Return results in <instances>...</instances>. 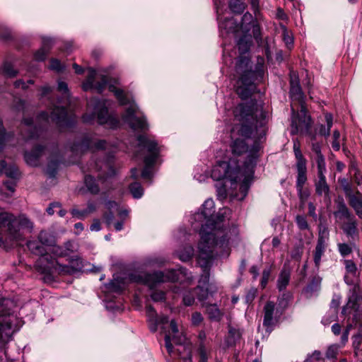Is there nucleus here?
<instances>
[{"mask_svg": "<svg viewBox=\"0 0 362 362\" xmlns=\"http://www.w3.org/2000/svg\"><path fill=\"white\" fill-rule=\"evenodd\" d=\"M297 168V180H296V188H303L304 184L307 181V167L304 168Z\"/></svg>", "mask_w": 362, "mask_h": 362, "instance_id": "obj_37", "label": "nucleus"}, {"mask_svg": "<svg viewBox=\"0 0 362 362\" xmlns=\"http://www.w3.org/2000/svg\"><path fill=\"white\" fill-rule=\"evenodd\" d=\"M293 151L296 159V168L306 167V159L304 158L300 151V145L297 140L293 141Z\"/></svg>", "mask_w": 362, "mask_h": 362, "instance_id": "obj_31", "label": "nucleus"}, {"mask_svg": "<svg viewBox=\"0 0 362 362\" xmlns=\"http://www.w3.org/2000/svg\"><path fill=\"white\" fill-rule=\"evenodd\" d=\"M349 204L354 208L356 214L362 218V195L358 192L357 195L349 197Z\"/></svg>", "mask_w": 362, "mask_h": 362, "instance_id": "obj_32", "label": "nucleus"}, {"mask_svg": "<svg viewBox=\"0 0 362 362\" xmlns=\"http://www.w3.org/2000/svg\"><path fill=\"white\" fill-rule=\"evenodd\" d=\"M138 141L139 147L147 152V155L144 156L145 167L142 170L141 176L145 179L151 178L152 174L151 168L158 158L159 147L154 140L146 136H139Z\"/></svg>", "mask_w": 362, "mask_h": 362, "instance_id": "obj_13", "label": "nucleus"}, {"mask_svg": "<svg viewBox=\"0 0 362 362\" xmlns=\"http://www.w3.org/2000/svg\"><path fill=\"white\" fill-rule=\"evenodd\" d=\"M270 274L271 269L269 268L263 270L261 280V286H262V288H264L267 286Z\"/></svg>", "mask_w": 362, "mask_h": 362, "instance_id": "obj_55", "label": "nucleus"}, {"mask_svg": "<svg viewBox=\"0 0 362 362\" xmlns=\"http://www.w3.org/2000/svg\"><path fill=\"white\" fill-rule=\"evenodd\" d=\"M49 68L57 71H61L63 69L61 62L57 59H52L51 60Z\"/></svg>", "mask_w": 362, "mask_h": 362, "instance_id": "obj_57", "label": "nucleus"}, {"mask_svg": "<svg viewBox=\"0 0 362 362\" xmlns=\"http://www.w3.org/2000/svg\"><path fill=\"white\" fill-rule=\"evenodd\" d=\"M43 150V147L37 146L31 152H25L24 156L25 162L32 166L37 165L38 159L41 156Z\"/></svg>", "mask_w": 362, "mask_h": 362, "instance_id": "obj_22", "label": "nucleus"}, {"mask_svg": "<svg viewBox=\"0 0 362 362\" xmlns=\"http://www.w3.org/2000/svg\"><path fill=\"white\" fill-rule=\"evenodd\" d=\"M315 160L317 166V174H325L326 173V164L324 156H316Z\"/></svg>", "mask_w": 362, "mask_h": 362, "instance_id": "obj_45", "label": "nucleus"}, {"mask_svg": "<svg viewBox=\"0 0 362 362\" xmlns=\"http://www.w3.org/2000/svg\"><path fill=\"white\" fill-rule=\"evenodd\" d=\"M227 246L220 247V245H217L216 243H209V237L206 234L202 235V241H200L198 245V256L197 262L199 266L203 269V274H202L199 280V285L195 288L202 294L198 295V299L200 301L205 300L207 298L208 293L210 292H216L217 287L212 284H209V267L211 266L214 258L220 255L222 251H225Z\"/></svg>", "mask_w": 362, "mask_h": 362, "instance_id": "obj_3", "label": "nucleus"}, {"mask_svg": "<svg viewBox=\"0 0 362 362\" xmlns=\"http://www.w3.org/2000/svg\"><path fill=\"white\" fill-rule=\"evenodd\" d=\"M97 76V72L93 69H89L86 81L83 84V88L84 90L95 89L98 93H101L104 90L105 87L107 84V78L104 76H101L100 81L95 83V79Z\"/></svg>", "mask_w": 362, "mask_h": 362, "instance_id": "obj_17", "label": "nucleus"}, {"mask_svg": "<svg viewBox=\"0 0 362 362\" xmlns=\"http://www.w3.org/2000/svg\"><path fill=\"white\" fill-rule=\"evenodd\" d=\"M106 148V142L103 140L95 141L90 136H83L79 141L75 143L71 147L72 151L76 153H83L88 150L103 149Z\"/></svg>", "mask_w": 362, "mask_h": 362, "instance_id": "obj_14", "label": "nucleus"}, {"mask_svg": "<svg viewBox=\"0 0 362 362\" xmlns=\"http://www.w3.org/2000/svg\"><path fill=\"white\" fill-rule=\"evenodd\" d=\"M71 213L74 216L77 217L78 218L80 219H83L85 217L88 216L87 211H86L85 210H78L77 209H71Z\"/></svg>", "mask_w": 362, "mask_h": 362, "instance_id": "obj_58", "label": "nucleus"}, {"mask_svg": "<svg viewBox=\"0 0 362 362\" xmlns=\"http://www.w3.org/2000/svg\"><path fill=\"white\" fill-rule=\"evenodd\" d=\"M0 228L6 233V238L10 240H22L25 233H32L33 222L25 214L15 216L4 211L0 213Z\"/></svg>", "mask_w": 362, "mask_h": 362, "instance_id": "obj_7", "label": "nucleus"}, {"mask_svg": "<svg viewBox=\"0 0 362 362\" xmlns=\"http://www.w3.org/2000/svg\"><path fill=\"white\" fill-rule=\"evenodd\" d=\"M53 45V40L48 37H43L42 47L35 54V59L37 61H43Z\"/></svg>", "mask_w": 362, "mask_h": 362, "instance_id": "obj_21", "label": "nucleus"}, {"mask_svg": "<svg viewBox=\"0 0 362 362\" xmlns=\"http://www.w3.org/2000/svg\"><path fill=\"white\" fill-rule=\"evenodd\" d=\"M253 16L250 13H245L243 18L241 24L239 25L241 33H248L251 28H253V34L255 38L258 37L259 33V28L257 25L253 23Z\"/></svg>", "mask_w": 362, "mask_h": 362, "instance_id": "obj_20", "label": "nucleus"}, {"mask_svg": "<svg viewBox=\"0 0 362 362\" xmlns=\"http://www.w3.org/2000/svg\"><path fill=\"white\" fill-rule=\"evenodd\" d=\"M2 173L11 178H16L18 175V170L16 165H8L5 160H1L0 162V175Z\"/></svg>", "mask_w": 362, "mask_h": 362, "instance_id": "obj_29", "label": "nucleus"}, {"mask_svg": "<svg viewBox=\"0 0 362 362\" xmlns=\"http://www.w3.org/2000/svg\"><path fill=\"white\" fill-rule=\"evenodd\" d=\"M322 282V278L319 276H315L310 284L308 286L307 290L313 292L315 291H317L320 287Z\"/></svg>", "mask_w": 362, "mask_h": 362, "instance_id": "obj_47", "label": "nucleus"}, {"mask_svg": "<svg viewBox=\"0 0 362 362\" xmlns=\"http://www.w3.org/2000/svg\"><path fill=\"white\" fill-rule=\"evenodd\" d=\"M340 138V133L338 130H334L333 132V141L332 146L334 150L339 151L340 149V144L339 139Z\"/></svg>", "mask_w": 362, "mask_h": 362, "instance_id": "obj_51", "label": "nucleus"}, {"mask_svg": "<svg viewBox=\"0 0 362 362\" xmlns=\"http://www.w3.org/2000/svg\"><path fill=\"white\" fill-rule=\"evenodd\" d=\"M2 73L8 78H13L17 75L18 71L13 68L9 63H5L1 68Z\"/></svg>", "mask_w": 362, "mask_h": 362, "instance_id": "obj_46", "label": "nucleus"}, {"mask_svg": "<svg viewBox=\"0 0 362 362\" xmlns=\"http://www.w3.org/2000/svg\"><path fill=\"white\" fill-rule=\"evenodd\" d=\"M109 102L107 100H100L96 98H92L88 103V112L83 118L84 122H90L95 118L100 124H106L110 128H115L119 121L117 118L110 115L108 112Z\"/></svg>", "mask_w": 362, "mask_h": 362, "instance_id": "obj_10", "label": "nucleus"}, {"mask_svg": "<svg viewBox=\"0 0 362 362\" xmlns=\"http://www.w3.org/2000/svg\"><path fill=\"white\" fill-rule=\"evenodd\" d=\"M296 221L300 230H303L309 229V225L307 222L306 218L304 216H296Z\"/></svg>", "mask_w": 362, "mask_h": 362, "instance_id": "obj_48", "label": "nucleus"}, {"mask_svg": "<svg viewBox=\"0 0 362 362\" xmlns=\"http://www.w3.org/2000/svg\"><path fill=\"white\" fill-rule=\"evenodd\" d=\"M108 88L110 91L114 93L121 105L127 106L122 115L123 120L134 129L144 130L148 129L146 119L144 117L139 116V107L134 103L132 96L114 85H109Z\"/></svg>", "mask_w": 362, "mask_h": 362, "instance_id": "obj_6", "label": "nucleus"}, {"mask_svg": "<svg viewBox=\"0 0 362 362\" xmlns=\"http://www.w3.org/2000/svg\"><path fill=\"white\" fill-rule=\"evenodd\" d=\"M275 304L272 301H268L264 306V320L263 325L267 328L272 327L276 322L274 314Z\"/></svg>", "mask_w": 362, "mask_h": 362, "instance_id": "obj_19", "label": "nucleus"}, {"mask_svg": "<svg viewBox=\"0 0 362 362\" xmlns=\"http://www.w3.org/2000/svg\"><path fill=\"white\" fill-rule=\"evenodd\" d=\"M83 267L82 261L78 256H73L69 259V264H62L57 263L56 269L62 274H73L81 270Z\"/></svg>", "mask_w": 362, "mask_h": 362, "instance_id": "obj_18", "label": "nucleus"}, {"mask_svg": "<svg viewBox=\"0 0 362 362\" xmlns=\"http://www.w3.org/2000/svg\"><path fill=\"white\" fill-rule=\"evenodd\" d=\"M58 167V161L52 160L47 165L46 173L49 177H54Z\"/></svg>", "mask_w": 362, "mask_h": 362, "instance_id": "obj_50", "label": "nucleus"}, {"mask_svg": "<svg viewBox=\"0 0 362 362\" xmlns=\"http://www.w3.org/2000/svg\"><path fill=\"white\" fill-rule=\"evenodd\" d=\"M11 303L8 299L0 301V348L4 349L6 344L11 340L13 334L18 329L16 316L4 310L5 307Z\"/></svg>", "mask_w": 362, "mask_h": 362, "instance_id": "obj_11", "label": "nucleus"}, {"mask_svg": "<svg viewBox=\"0 0 362 362\" xmlns=\"http://www.w3.org/2000/svg\"><path fill=\"white\" fill-rule=\"evenodd\" d=\"M203 320V317L199 313H194L192 316V322L194 325H199Z\"/></svg>", "mask_w": 362, "mask_h": 362, "instance_id": "obj_63", "label": "nucleus"}, {"mask_svg": "<svg viewBox=\"0 0 362 362\" xmlns=\"http://www.w3.org/2000/svg\"><path fill=\"white\" fill-rule=\"evenodd\" d=\"M259 148V144L255 142L250 151V154L245 163L243 169H240L238 163L233 159L228 162H218L214 166L211 170V177L217 181L223 180V187L218 188L219 194L226 195V187L228 182H230L231 187L239 182H242L240 188L245 189L247 187L253 177L254 168L256 165V154Z\"/></svg>", "mask_w": 362, "mask_h": 362, "instance_id": "obj_1", "label": "nucleus"}, {"mask_svg": "<svg viewBox=\"0 0 362 362\" xmlns=\"http://www.w3.org/2000/svg\"><path fill=\"white\" fill-rule=\"evenodd\" d=\"M229 7L233 12L240 13H243V11L245 10V5L240 0H230Z\"/></svg>", "mask_w": 362, "mask_h": 362, "instance_id": "obj_42", "label": "nucleus"}, {"mask_svg": "<svg viewBox=\"0 0 362 362\" xmlns=\"http://www.w3.org/2000/svg\"><path fill=\"white\" fill-rule=\"evenodd\" d=\"M258 76H260L261 73L252 71L250 59L241 55L235 66V77L237 78L236 92L242 99L248 98L255 92V81Z\"/></svg>", "mask_w": 362, "mask_h": 362, "instance_id": "obj_5", "label": "nucleus"}, {"mask_svg": "<svg viewBox=\"0 0 362 362\" xmlns=\"http://www.w3.org/2000/svg\"><path fill=\"white\" fill-rule=\"evenodd\" d=\"M27 246L29 250L36 255L40 256V260L43 259H47V257H44L46 254L45 247L39 240H30L27 243Z\"/></svg>", "mask_w": 362, "mask_h": 362, "instance_id": "obj_25", "label": "nucleus"}, {"mask_svg": "<svg viewBox=\"0 0 362 362\" xmlns=\"http://www.w3.org/2000/svg\"><path fill=\"white\" fill-rule=\"evenodd\" d=\"M248 144L243 139H235L231 146L234 154L240 155L248 149Z\"/></svg>", "mask_w": 362, "mask_h": 362, "instance_id": "obj_34", "label": "nucleus"}, {"mask_svg": "<svg viewBox=\"0 0 362 362\" xmlns=\"http://www.w3.org/2000/svg\"><path fill=\"white\" fill-rule=\"evenodd\" d=\"M108 288L115 292H120L124 289V282L122 280L114 279L109 283Z\"/></svg>", "mask_w": 362, "mask_h": 362, "instance_id": "obj_44", "label": "nucleus"}, {"mask_svg": "<svg viewBox=\"0 0 362 362\" xmlns=\"http://www.w3.org/2000/svg\"><path fill=\"white\" fill-rule=\"evenodd\" d=\"M85 184L88 189L93 194H96L99 192V187L95 182V180L91 175H86L85 177Z\"/></svg>", "mask_w": 362, "mask_h": 362, "instance_id": "obj_40", "label": "nucleus"}, {"mask_svg": "<svg viewBox=\"0 0 362 362\" xmlns=\"http://www.w3.org/2000/svg\"><path fill=\"white\" fill-rule=\"evenodd\" d=\"M66 118V110L64 107L59 106L54 107L50 112V115H48L47 112H42L39 115V119H42L47 122L51 120L52 122H55L57 124L60 126H63L67 124Z\"/></svg>", "mask_w": 362, "mask_h": 362, "instance_id": "obj_16", "label": "nucleus"}, {"mask_svg": "<svg viewBox=\"0 0 362 362\" xmlns=\"http://www.w3.org/2000/svg\"><path fill=\"white\" fill-rule=\"evenodd\" d=\"M58 90L65 95L66 97L69 96V89L67 84L64 81L58 82Z\"/></svg>", "mask_w": 362, "mask_h": 362, "instance_id": "obj_59", "label": "nucleus"}, {"mask_svg": "<svg viewBox=\"0 0 362 362\" xmlns=\"http://www.w3.org/2000/svg\"><path fill=\"white\" fill-rule=\"evenodd\" d=\"M315 191L319 195L328 194L329 186L327 184L325 174H318V180L315 182Z\"/></svg>", "mask_w": 362, "mask_h": 362, "instance_id": "obj_33", "label": "nucleus"}, {"mask_svg": "<svg viewBox=\"0 0 362 362\" xmlns=\"http://www.w3.org/2000/svg\"><path fill=\"white\" fill-rule=\"evenodd\" d=\"M242 332L240 329L228 325V334L226 337V344L228 346L235 345L241 338Z\"/></svg>", "mask_w": 362, "mask_h": 362, "instance_id": "obj_26", "label": "nucleus"}, {"mask_svg": "<svg viewBox=\"0 0 362 362\" xmlns=\"http://www.w3.org/2000/svg\"><path fill=\"white\" fill-rule=\"evenodd\" d=\"M337 354V347L336 346H331L329 347L326 352V356L328 358H335Z\"/></svg>", "mask_w": 362, "mask_h": 362, "instance_id": "obj_61", "label": "nucleus"}, {"mask_svg": "<svg viewBox=\"0 0 362 362\" xmlns=\"http://www.w3.org/2000/svg\"><path fill=\"white\" fill-rule=\"evenodd\" d=\"M321 353L319 351H315L313 354L306 358L304 362H313L314 360L319 361L321 358Z\"/></svg>", "mask_w": 362, "mask_h": 362, "instance_id": "obj_64", "label": "nucleus"}, {"mask_svg": "<svg viewBox=\"0 0 362 362\" xmlns=\"http://www.w3.org/2000/svg\"><path fill=\"white\" fill-rule=\"evenodd\" d=\"M187 276L186 270L181 268L178 270H168L166 274L161 272H154L153 274H141L132 277V280L148 285L151 288L156 286V284L165 281H181L182 278Z\"/></svg>", "mask_w": 362, "mask_h": 362, "instance_id": "obj_12", "label": "nucleus"}, {"mask_svg": "<svg viewBox=\"0 0 362 362\" xmlns=\"http://www.w3.org/2000/svg\"><path fill=\"white\" fill-rule=\"evenodd\" d=\"M338 248H339V251L340 254L343 257H345V256L349 255L352 251L351 247L346 243L338 244Z\"/></svg>", "mask_w": 362, "mask_h": 362, "instance_id": "obj_53", "label": "nucleus"}, {"mask_svg": "<svg viewBox=\"0 0 362 362\" xmlns=\"http://www.w3.org/2000/svg\"><path fill=\"white\" fill-rule=\"evenodd\" d=\"M233 113L238 123L232 129V138L236 132L242 136L249 138L255 129L264 125L265 113L262 107L253 100L239 104Z\"/></svg>", "mask_w": 362, "mask_h": 362, "instance_id": "obj_2", "label": "nucleus"}, {"mask_svg": "<svg viewBox=\"0 0 362 362\" xmlns=\"http://www.w3.org/2000/svg\"><path fill=\"white\" fill-rule=\"evenodd\" d=\"M214 202L211 199H206L202 206V211L197 213L194 219L197 221L203 222L200 230L201 240L202 241L203 233L209 237V243H214L220 247L228 246L229 237L226 228H223L221 221L215 222L214 219Z\"/></svg>", "mask_w": 362, "mask_h": 362, "instance_id": "obj_4", "label": "nucleus"}, {"mask_svg": "<svg viewBox=\"0 0 362 362\" xmlns=\"http://www.w3.org/2000/svg\"><path fill=\"white\" fill-rule=\"evenodd\" d=\"M291 276L290 269L284 265L279 274L277 280V288L281 291L284 290L288 286Z\"/></svg>", "mask_w": 362, "mask_h": 362, "instance_id": "obj_24", "label": "nucleus"}, {"mask_svg": "<svg viewBox=\"0 0 362 362\" xmlns=\"http://www.w3.org/2000/svg\"><path fill=\"white\" fill-rule=\"evenodd\" d=\"M163 263V260L158 258H150L146 260L145 265L146 266H153V265H161Z\"/></svg>", "mask_w": 362, "mask_h": 362, "instance_id": "obj_60", "label": "nucleus"}, {"mask_svg": "<svg viewBox=\"0 0 362 362\" xmlns=\"http://www.w3.org/2000/svg\"><path fill=\"white\" fill-rule=\"evenodd\" d=\"M346 221L347 222L343 226V230L349 236L356 235L357 233V228L354 216Z\"/></svg>", "mask_w": 362, "mask_h": 362, "instance_id": "obj_36", "label": "nucleus"}, {"mask_svg": "<svg viewBox=\"0 0 362 362\" xmlns=\"http://www.w3.org/2000/svg\"><path fill=\"white\" fill-rule=\"evenodd\" d=\"M206 312L211 320H219L221 317V313L216 305H209L206 306Z\"/></svg>", "mask_w": 362, "mask_h": 362, "instance_id": "obj_39", "label": "nucleus"}, {"mask_svg": "<svg viewBox=\"0 0 362 362\" xmlns=\"http://www.w3.org/2000/svg\"><path fill=\"white\" fill-rule=\"evenodd\" d=\"M290 95L292 100H297L300 105V111L296 114V111L291 105L292 110V123L291 133L293 134L298 133L309 134L311 127V118L307 115V110L304 105L303 95L300 86L291 87Z\"/></svg>", "mask_w": 362, "mask_h": 362, "instance_id": "obj_9", "label": "nucleus"}, {"mask_svg": "<svg viewBox=\"0 0 362 362\" xmlns=\"http://www.w3.org/2000/svg\"><path fill=\"white\" fill-rule=\"evenodd\" d=\"M185 250V253L180 255V259L182 261H187L190 259L194 253V249L191 246L187 247Z\"/></svg>", "mask_w": 362, "mask_h": 362, "instance_id": "obj_56", "label": "nucleus"}, {"mask_svg": "<svg viewBox=\"0 0 362 362\" xmlns=\"http://www.w3.org/2000/svg\"><path fill=\"white\" fill-rule=\"evenodd\" d=\"M219 28L221 30H225L228 33H238L240 32L239 24L233 18L220 21Z\"/></svg>", "mask_w": 362, "mask_h": 362, "instance_id": "obj_23", "label": "nucleus"}, {"mask_svg": "<svg viewBox=\"0 0 362 362\" xmlns=\"http://www.w3.org/2000/svg\"><path fill=\"white\" fill-rule=\"evenodd\" d=\"M199 294H202V293L196 288L185 291L182 298L184 305L186 306H190L193 305L194 303L195 296L198 298Z\"/></svg>", "mask_w": 362, "mask_h": 362, "instance_id": "obj_35", "label": "nucleus"}, {"mask_svg": "<svg viewBox=\"0 0 362 362\" xmlns=\"http://www.w3.org/2000/svg\"><path fill=\"white\" fill-rule=\"evenodd\" d=\"M298 194L299 197V199L300 200L301 205L303 206L306 200L308 199L310 196V192L307 189L303 188H299L297 189Z\"/></svg>", "mask_w": 362, "mask_h": 362, "instance_id": "obj_49", "label": "nucleus"}, {"mask_svg": "<svg viewBox=\"0 0 362 362\" xmlns=\"http://www.w3.org/2000/svg\"><path fill=\"white\" fill-rule=\"evenodd\" d=\"M146 313L151 323L149 325L151 330L155 332L157 330L158 326L160 327V329L165 333V347L170 354L173 353V350L172 342L175 344H180V339L176 336L178 333V328L176 322L174 320H171L170 323H168L169 320L166 316L158 318L157 314L151 305L146 306Z\"/></svg>", "mask_w": 362, "mask_h": 362, "instance_id": "obj_8", "label": "nucleus"}, {"mask_svg": "<svg viewBox=\"0 0 362 362\" xmlns=\"http://www.w3.org/2000/svg\"><path fill=\"white\" fill-rule=\"evenodd\" d=\"M38 240L44 246H50L54 243V237L46 231H41L38 235Z\"/></svg>", "mask_w": 362, "mask_h": 362, "instance_id": "obj_38", "label": "nucleus"}, {"mask_svg": "<svg viewBox=\"0 0 362 362\" xmlns=\"http://www.w3.org/2000/svg\"><path fill=\"white\" fill-rule=\"evenodd\" d=\"M105 206L110 212L105 213L103 217L107 226L109 227L112 224L114 218V212L118 211L119 206L115 202L108 201L105 203Z\"/></svg>", "mask_w": 362, "mask_h": 362, "instance_id": "obj_30", "label": "nucleus"}, {"mask_svg": "<svg viewBox=\"0 0 362 362\" xmlns=\"http://www.w3.org/2000/svg\"><path fill=\"white\" fill-rule=\"evenodd\" d=\"M129 190L134 198L139 199L144 194V189L139 182H134L130 185Z\"/></svg>", "mask_w": 362, "mask_h": 362, "instance_id": "obj_41", "label": "nucleus"}, {"mask_svg": "<svg viewBox=\"0 0 362 362\" xmlns=\"http://www.w3.org/2000/svg\"><path fill=\"white\" fill-rule=\"evenodd\" d=\"M210 355L209 349L204 344H201L198 349L199 362H207V359Z\"/></svg>", "mask_w": 362, "mask_h": 362, "instance_id": "obj_43", "label": "nucleus"}, {"mask_svg": "<svg viewBox=\"0 0 362 362\" xmlns=\"http://www.w3.org/2000/svg\"><path fill=\"white\" fill-rule=\"evenodd\" d=\"M243 35L238 40L237 45L241 54L247 52L252 45V36L247 33H242Z\"/></svg>", "mask_w": 362, "mask_h": 362, "instance_id": "obj_28", "label": "nucleus"}, {"mask_svg": "<svg viewBox=\"0 0 362 362\" xmlns=\"http://www.w3.org/2000/svg\"><path fill=\"white\" fill-rule=\"evenodd\" d=\"M9 136L5 133V129L2 127V122L0 119V152L4 148V143L7 141Z\"/></svg>", "mask_w": 362, "mask_h": 362, "instance_id": "obj_52", "label": "nucleus"}, {"mask_svg": "<svg viewBox=\"0 0 362 362\" xmlns=\"http://www.w3.org/2000/svg\"><path fill=\"white\" fill-rule=\"evenodd\" d=\"M334 215L339 221L349 220L354 217L343 202H339L337 204V210L334 212Z\"/></svg>", "mask_w": 362, "mask_h": 362, "instance_id": "obj_27", "label": "nucleus"}, {"mask_svg": "<svg viewBox=\"0 0 362 362\" xmlns=\"http://www.w3.org/2000/svg\"><path fill=\"white\" fill-rule=\"evenodd\" d=\"M284 40L287 47L291 48L293 43V39L287 31L284 32Z\"/></svg>", "mask_w": 362, "mask_h": 362, "instance_id": "obj_62", "label": "nucleus"}, {"mask_svg": "<svg viewBox=\"0 0 362 362\" xmlns=\"http://www.w3.org/2000/svg\"><path fill=\"white\" fill-rule=\"evenodd\" d=\"M151 298L153 301L158 302L165 300V293L159 291H154L151 294Z\"/></svg>", "mask_w": 362, "mask_h": 362, "instance_id": "obj_54", "label": "nucleus"}, {"mask_svg": "<svg viewBox=\"0 0 362 362\" xmlns=\"http://www.w3.org/2000/svg\"><path fill=\"white\" fill-rule=\"evenodd\" d=\"M329 238V232L326 228L320 230L315 250L313 251V261L315 267L318 270L321 264V258L324 255L327 247V241Z\"/></svg>", "mask_w": 362, "mask_h": 362, "instance_id": "obj_15", "label": "nucleus"}]
</instances>
